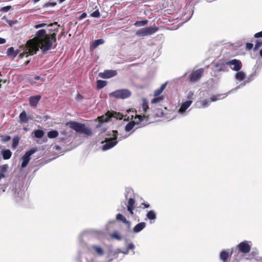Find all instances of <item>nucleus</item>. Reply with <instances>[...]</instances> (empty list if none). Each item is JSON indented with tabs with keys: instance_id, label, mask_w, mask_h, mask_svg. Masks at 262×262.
<instances>
[{
	"instance_id": "obj_3",
	"label": "nucleus",
	"mask_w": 262,
	"mask_h": 262,
	"mask_svg": "<svg viewBox=\"0 0 262 262\" xmlns=\"http://www.w3.org/2000/svg\"><path fill=\"white\" fill-rule=\"evenodd\" d=\"M200 98L194 103L195 107L197 108H206L209 106L211 102L208 92L202 91L199 94Z\"/></svg>"
},
{
	"instance_id": "obj_34",
	"label": "nucleus",
	"mask_w": 262,
	"mask_h": 262,
	"mask_svg": "<svg viewBox=\"0 0 262 262\" xmlns=\"http://www.w3.org/2000/svg\"><path fill=\"white\" fill-rule=\"evenodd\" d=\"M163 97L159 96V97H155V98H153L151 100V103H154V104L158 103H160V102H161L163 100Z\"/></svg>"
},
{
	"instance_id": "obj_8",
	"label": "nucleus",
	"mask_w": 262,
	"mask_h": 262,
	"mask_svg": "<svg viewBox=\"0 0 262 262\" xmlns=\"http://www.w3.org/2000/svg\"><path fill=\"white\" fill-rule=\"evenodd\" d=\"M130 95L131 92L129 90L122 89L111 93L110 96L117 98L125 99L129 97Z\"/></svg>"
},
{
	"instance_id": "obj_53",
	"label": "nucleus",
	"mask_w": 262,
	"mask_h": 262,
	"mask_svg": "<svg viewBox=\"0 0 262 262\" xmlns=\"http://www.w3.org/2000/svg\"><path fill=\"white\" fill-rule=\"evenodd\" d=\"M55 148L57 149V150H59L60 149V147L58 146V145H56L55 146Z\"/></svg>"
},
{
	"instance_id": "obj_6",
	"label": "nucleus",
	"mask_w": 262,
	"mask_h": 262,
	"mask_svg": "<svg viewBox=\"0 0 262 262\" xmlns=\"http://www.w3.org/2000/svg\"><path fill=\"white\" fill-rule=\"evenodd\" d=\"M122 115L119 113L115 112H108L104 115L97 118V119L99 120V123L97 125L96 127H100L103 123L108 121L111 118L121 120L122 119Z\"/></svg>"
},
{
	"instance_id": "obj_30",
	"label": "nucleus",
	"mask_w": 262,
	"mask_h": 262,
	"mask_svg": "<svg viewBox=\"0 0 262 262\" xmlns=\"http://www.w3.org/2000/svg\"><path fill=\"white\" fill-rule=\"evenodd\" d=\"M58 135V132L56 130H51L48 133V137L49 138H55Z\"/></svg>"
},
{
	"instance_id": "obj_31",
	"label": "nucleus",
	"mask_w": 262,
	"mask_h": 262,
	"mask_svg": "<svg viewBox=\"0 0 262 262\" xmlns=\"http://www.w3.org/2000/svg\"><path fill=\"white\" fill-rule=\"evenodd\" d=\"M43 135L44 132L42 130L38 129L34 131V136L37 138H41Z\"/></svg>"
},
{
	"instance_id": "obj_55",
	"label": "nucleus",
	"mask_w": 262,
	"mask_h": 262,
	"mask_svg": "<svg viewBox=\"0 0 262 262\" xmlns=\"http://www.w3.org/2000/svg\"><path fill=\"white\" fill-rule=\"evenodd\" d=\"M259 54H260V56H261V57H262V49L260 50Z\"/></svg>"
},
{
	"instance_id": "obj_10",
	"label": "nucleus",
	"mask_w": 262,
	"mask_h": 262,
	"mask_svg": "<svg viewBox=\"0 0 262 262\" xmlns=\"http://www.w3.org/2000/svg\"><path fill=\"white\" fill-rule=\"evenodd\" d=\"M37 151V148H32L25 154L21 158L22 162L21 164V167L22 168H25L28 165L31 159L30 157Z\"/></svg>"
},
{
	"instance_id": "obj_40",
	"label": "nucleus",
	"mask_w": 262,
	"mask_h": 262,
	"mask_svg": "<svg viewBox=\"0 0 262 262\" xmlns=\"http://www.w3.org/2000/svg\"><path fill=\"white\" fill-rule=\"evenodd\" d=\"M193 97L194 93L191 91H189L187 95V98H188L189 100H192L193 101Z\"/></svg>"
},
{
	"instance_id": "obj_1",
	"label": "nucleus",
	"mask_w": 262,
	"mask_h": 262,
	"mask_svg": "<svg viewBox=\"0 0 262 262\" xmlns=\"http://www.w3.org/2000/svg\"><path fill=\"white\" fill-rule=\"evenodd\" d=\"M56 33L47 34L46 30L40 29L37 31L34 38L28 41L27 50L31 55H33L40 48L43 52L52 48L53 43L56 41Z\"/></svg>"
},
{
	"instance_id": "obj_20",
	"label": "nucleus",
	"mask_w": 262,
	"mask_h": 262,
	"mask_svg": "<svg viewBox=\"0 0 262 262\" xmlns=\"http://www.w3.org/2000/svg\"><path fill=\"white\" fill-rule=\"evenodd\" d=\"M41 98L40 95L32 96L29 98V102L31 106L35 107Z\"/></svg>"
},
{
	"instance_id": "obj_15",
	"label": "nucleus",
	"mask_w": 262,
	"mask_h": 262,
	"mask_svg": "<svg viewBox=\"0 0 262 262\" xmlns=\"http://www.w3.org/2000/svg\"><path fill=\"white\" fill-rule=\"evenodd\" d=\"M117 75V72L114 70H106L103 73H99L100 77L104 79L110 78Z\"/></svg>"
},
{
	"instance_id": "obj_18",
	"label": "nucleus",
	"mask_w": 262,
	"mask_h": 262,
	"mask_svg": "<svg viewBox=\"0 0 262 262\" xmlns=\"http://www.w3.org/2000/svg\"><path fill=\"white\" fill-rule=\"evenodd\" d=\"M227 96V93L213 95L210 96V99L211 100V102H215L224 99Z\"/></svg>"
},
{
	"instance_id": "obj_51",
	"label": "nucleus",
	"mask_w": 262,
	"mask_h": 262,
	"mask_svg": "<svg viewBox=\"0 0 262 262\" xmlns=\"http://www.w3.org/2000/svg\"><path fill=\"white\" fill-rule=\"evenodd\" d=\"M57 26V23H54V24H50V25L48 26L49 27H53V26Z\"/></svg>"
},
{
	"instance_id": "obj_24",
	"label": "nucleus",
	"mask_w": 262,
	"mask_h": 262,
	"mask_svg": "<svg viewBox=\"0 0 262 262\" xmlns=\"http://www.w3.org/2000/svg\"><path fill=\"white\" fill-rule=\"evenodd\" d=\"M20 122L21 123H26L28 121L27 116V114L25 111H23L19 115V116Z\"/></svg>"
},
{
	"instance_id": "obj_25",
	"label": "nucleus",
	"mask_w": 262,
	"mask_h": 262,
	"mask_svg": "<svg viewBox=\"0 0 262 262\" xmlns=\"http://www.w3.org/2000/svg\"><path fill=\"white\" fill-rule=\"evenodd\" d=\"M167 82L162 84L161 86L157 89L154 92V96L157 97L160 95L165 89Z\"/></svg>"
},
{
	"instance_id": "obj_41",
	"label": "nucleus",
	"mask_w": 262,
	"mask_h": 262,
	"mask_svg": "<svg viewBox=\"0 0 262 262\" xmlns=\"http://www.w3.org/2000/svg\"><path fill=\"white\" fill-rule=\"evenodd\" d=\"M46 26H47V24H45V23H41V24H38V25H36L34 26V28L35 29H38V28H42V27H45Z\"/></svg>"
},
{
	"instance_id": "obj_14",
	"label": "nucleus",
	"mask_w": 262,
	"mask_h": 262,
	"mask_svg": "<svg viewBox=\"0 0 262 262\" xmlns=\"http://www.w3.org/2000/svg\"><path fill=\"white\" fill-rule=\"evenodd\" d=\"M192 103V100H188L182 103L180 107L178 110V113L180 115H185L187 110Z\"/></svg>"
},
{
	"instance_id": "obj_21",
	"label": "nucleus",
	"mask_w": 262,
	"mask_h": 262,
	"mask_svg": "<svg viewBox=\"0 0 262 262\" xmlns=\"http://www.w3.org/2000/svg\"><path fill=\"white\" fill-rule=\"evenodd\" d=\"M146 217L150 221V223L151 224L155 222L157 218L156 213L154 210H150L147 213Z\"/></svg>"
},
{
	"instance_id": "obj_45",
	"label": "nucleus",
	"mask_w": 262,
	"mask_h": 262,
	"mask_svg": "<svg viewBox=\"0 0 262 262\" xmlns=\"http://www.w3.org/2000/svg\"><path fill=\"white\" fill-rule=\"evenodd\" d=\"M55 5H56L55 3L49 2V3L45 4V6L47 7H49V6H54Z\"/></svg>"
},
{
	"instance_id": "obj_4",
	"label": "nucleus",
	"mask_w": 262,
	"mask_h": 262,
	"mask_svg": "<svg viewBox=\"0 0 262 262\" xmlns=\"http://www.w3.org/2000/svg\"><path fill=\"white\" fill-rule=\"evenodd\" d=\"M118 132L112 130L105 138L104 145L102 146L103 150H108L115 146L118 143L117 139Z\"/></svg>"
},
{
	"instance_id": "obj_29",
	"label": "nucleus",
	"mask_w": 262,
	"mask_h": 262,
	"mask_svg": "<svg viewBox=\"0 0 262 262\" xmlns=\"http://www.w3.org/2000/svg\"><path fill=\"white\" fill-rule=\"evenodd\" d=\"M135 248V245L133 243H130L127 247V249L124 251H122L121 250H119V252L122 253L124 254H127L129 253V250H134Z\"/></svg>"
},
{
	"instance_id": "obj_42",
	"label": "nucleus",
	"mask_w": 262,
	"mask_h": 262,
	"mask_svg": "<svg viewBox=\"0 0 262 262\" xmlns=\"http://www.w3.org/2000/svg\"><path fill=\"white\" fill-rule=\"evenodd\" d=\"M11 139V137L9 136H5V137L3 138L1 140L3 142H7L9 141Z\"/></svg>"
},
{
	"instance_id": "obj_54",
	"label": "nucleus",
	"mask_w": 262,
	"mask_h": 262,
	"mask_svg": "<svg viewBox=\"0 0 262 262\" xmlns=\"http://www.w3.org/2000/svg\"><path fill=\"white\" fill-rule=\"evenodd\" d=\"M216 70H217L218 71H223V68L222 67H220V68L217 69Z\"/></svg>"
},
{
	"instance_id": "obj_35",
	"label": "nucleus",
	"mask_w": 262,
	"mask_h": 262,
	"mask_svg": "<svg viewBox=\"0 0 262 262\" xmlns=\"http://www.w3.org/2000/svg\"><path fill=\"white\" fill-rule=\"evenodd\" d=\"M104 43V40L102 39H99L97 40H95L93 44V46L94 48H96L97 46L102 45Z\"/></svg>"
},
{
	"instance_id": "obj_57",
	"label": "nucleus",
	"mask_w": 262,
	"mask_h": 262,
	"mask_svg": "<svg viewBox=\"0 0 262 262\" xmlns=\"http://www.w3.org/2000/svg\"><path fill=\"white\" fill-rule=\"evenodd\" d=\"M2 80H0V88L1 87V82H2Z\"/></svg>"
},
{
	"instance_id": "obj_47",
	"label": "nucleus",
	"mask_w": 262,
	"mask_h": 262,
	"mask_svg": "<svg viewBox=\"0 0 262 262\" xmlns=\"http://www.w3.org/2000/svg\"><path fill=\"white\" fill-rule=\"evenodd\" d=\"M132 190L130 189H128L126 190V193H125V196L127 197V195L129 194V193H132Z\"/></svg>"
},
{
	"instance_id": "obj_13",
	"label": "nucleus",
	"mask_w": 262,
	"mask_h": 262,
	"mask_svg": "<svg viewBox=\"0 0 262 262\" xmlns=\"http://www.w3.org/2000/svg\"><path fill=\"white\" fill-rule=\"evenodd\" d=\"M204 72L203 69H199L193 72L189 76V78L192 82H195L199 80Z\"/></svg>"
},
{
	"instance_id": "obj_19",
	"label": "nucleus",
	"mask_w": 262,
	"mask_h": 262,
	"mask_svg": "<svg viewBox=\"0 0 262 262\" xmlns=\"http://www.w3.org/2000/svg\"><path fill=\"white\" fill-rule=\"evenodd\" d=\"M135 200L133 198H129L127 204V208L128 211L131 214H133V210L135 208Z\"/></svg>"
},
{
	"instance_id": "obj_17",
	"label": "nucleus",
	"mask_w": 262,
	"mask_h": 262,
	"mask_svg": "<svg viewBox=\"0 0 262 262\" xmlns=\"http://www.w3.org/2000/svg\"><path fill=\"white\" fill-rule=\"evenodd\" d=\"M142 110L141 112H143L140 115L143 116L144 114L145 115L147 118V121L148 119V116L147 115V111L148 109V102L146 99H143L142 100Z\"/></svg>"
},
{
	"instance_id": "obj_49",
	"label": "nucleus",
	"mask_w": 262,
	"mask_h": 262,
	"mask_svg": "<svg viewBox=\"0 0 262 262\" xmlns=\"http://www.w3.org/2000/svg\"><path fill=\"white\" fill-rule=\"evenodd\" d=\"M142 205H143L144 206V208H149L150 205L149 204H146V203H142L141 204Z\"/></svg>"
},
{
	"instance_id": "obj_9",
	"label": "nucleus",
	"mask_w": 262,
	"mask_h": 262,
	"mask_svg": "<svg viewBox=\"0 0 262 262\" xmlns=\"http://www.w3.org/2000/svg\"><path fill=\"white\" fill-rule=\"evenodd\" d=\"M252 245L251 241H244L237 245V248L239 252L247 254L250 252Z\"/></svg>"
},
{
	"instance_id": "obj_50",
	"label": "nucleus",
	"mask_w": 262,
	"mask_h": 262,
	"mask_svg": "<svg viewBox=\"0 0 262 262\" xmlns=\"http://www.w3.org/2000/svg\"><path fill=\"white\" fill-rule=\"evenodd\" d=\"M6 42V40L4 38L0 37V44H3Z\"/></svg>"
},
{
	"instance_id": "obj_44",
	"label": "nucleus",
	"mask_w": 262,
	"mask_h": 262,
	"mask_svg": "<svg viewBox=\"0 0 262 262\" xmlns=\"http://www.w3.org/2000/svg\"><path fill=\"white\" fill-rule=\"evenodd\" d=\"M254 37H255V38L262 37V31L261 32L255 33L254 34Z\"/></svg>"
},
{
	"instance_id": "obj_28",
	"label": "nucleus",
	"mask_w": 262,
	"mask_h": 262,
	"mask_svg": "<svg viewBox=\"0 0 262 262\" xmlns=\"http://www.w3.org/2000/svg\"><path fill=\"white\" fill-rule=\"evenodd\" d=\"M246 77L245 73L243 71H238L235 75V79L239 81L243 80Z\"/></svg>"
},
{
	"instance_id": "obj_12",
	"label": "nucleus",
	"mask_w": 262,
	"mask_h": 262,
	"mask_svg": "<svg viewBox=\"0 0 262 262\" xmlns=\"http://www.w3.org/2000/svg\"><path fill=\"white\" fill-rule=\"evenodd\" d=\"M89 251L94 255L98 256H102L104 254V250L100 246L97 245H92L88 248Z\"/></svg>"
},
{
	"instance_id": "obj_39",
	"label": "nucleus",
	"mask_w": 262,
	"mask_h": 262,
	"mask_svg": "<svg viewBox=\"0 0 262 262\" xmlns=\"http://www.w3.org/2000/svg\"><path fill=\"white\" fill-rule=\"evenodd\" d=\"M262 45V41H259L258 40H257L256 42V43L255 45V46L254 47V50L256 51Z\"/></svg>"
},
{
	"instance_id": "obj_7",
	"label": "nucleus",
	"mask_w": 262,
	"mask_h": 262,
	"mask_svg": "<svg viewBox=\"0 0 262 262\" xmlns=\"http://www.w3.org/2000/svg\"><path fill=\"white\" fill-rule=\"evenodd\" d=\"M158 29L155 27H145L138 30L136 34L139 37H143L145 36L150 35L157 31Z\"/></svg>"
},
{
	"instance_id": "obj_37",
	"label": "nucleus",
	"mask_w": 262,
	"mask_h": 262,
	"mask_svg": "<svg viewBox=\"0 0 262 262\" xmlns=\"http://www.w3.org/2000/svg\"><path fill=\"white\" fill-rule=\"evenodd\" d=\"M106 84V82L105 81L103 80H98L97 81V87L99 89L102 88L105 86Z\"/></svg>"
},
{
	"instance_id": "obj_48",
	"label": "nucleus",
	"mask_w": 262,
	"mask_h": 262,
	"mask_svg": "<svg viewBox=\"0 0 262 262\" xmlns=\"http://www.w3.org/2000/svg\"><path fill=\"white\" fill-rule=\"evenodd\" d=\"M86 13H83L80 16H79V18L80 19H83L85 17H86Z\"/></svg>"
},
{
	"instance_id": "obj_32",
	"label": "nucleus",
	"mask_w": 262,
	"mask_h": 262,
	"mask_svg": "<svg viewBox=\"0 0 262 262\" xmlns=\"http://www.w3.org/2000/svg\"><path fill=\"white\" fill-rule=\"evenodd\" d=\"M111 237L114 238L116 239L117 240L120 241L122 239V236L117 231L114 232L112 234H111Z\"/></svg>"
},
{
	"instance_id": "obj_52",
	"label": "nucleus",
	"mask_w": 262,
	"mask_h": 262,
	"mask_svg": "<svg viewBox=\"0 0 262 262\" xmlns=\"http://www.w3.org/2000/svg\"><path fill=\"white\" fill-rule=\"evenodd\" d=\"M35 79L36 80H38L40 79V77L39 76H37L35 77Z\"/></svg>"
},
{
	"instance_id": "obj_16",
	"label": "nucleus",
	"mask_w": 262,
	"mask_h": 262,
	"mask_svg": "<svg viewBox=\"0 0 262 262\" xmlns=\"http://www.w3.org/2000/svg\"><path fill=\"white\" fill-rule=\"evenodd\" d=\"M232 252H230L229 250H223L220 255V259L223 261V262H226L227 259L231 256Z\"/></svg>"
},
{
	"instance_id": "obj_46",
	"label": "nucleus",
	"mask_w": 262,
	"mask_h": 262,
	"mask_svg": "<svg viewBox=\"0 0 262 262\" xmlns=\"http://www.w3.org/2000/svg\"><path fill=\"white\" fill-rule=\"evenodd\" d=\"M253 46V45L251 43H247L246 44V48L249 50H251Z\"/></svg>"
},
{
	"instance_id": "obj_33",
	"label": "nucleus",
	"mask_w": 262,
	"mask_h": 262,
	"mask_svg": "<svg viewBox=\"0 0 262 262\" xmlns=\"http://www.w3.org/2000/svg\"><path fill=\"white\" fill-rule=\"evenodd\" d=\"M148 23V21L147 20H141V21H137L135 24L134 25L137 27H141V26H145L147 23Z\"/></svg>"
},
{
	"instance_id": "obj_2",
	"label": "nucleus",
	"mask_w": 262,
	"mask_h": 262,
	"mask_svg": "<svg viewBox=\"0 0 262 262\" xmlns=\"http://www.w3.org/2000/svg\"><path fill=\"white\" fill-rule=\"evenodd\" d=\"M135 114V116L133 114L131 115V121L129 122L125 127V131L126 134L125 136L119 137V140H122L127 138L134 131L135 128H138L145 125L147 122L146 116L145 114L143 116L137 115V111L129 110L128 111V116L130 117L129 113Z\"/></svg>"
},
{
	"instance_id": "obj_27",
	"label": "nucleus",
	"mask_w": 262,
	"mask_h": 262,
	"mask_svg": "<svg viewBox=\"0 0 262 262\" xmlns=\"http://www.w3.org/2000/svg\"><path fill=\"white\" fill-rule=\"evenodd\" d=\"M116 219H117V220L121 221L123 223H124V224H127L128 226V227L130 226V222L128 221L126 219V218L123 215H122L121 214H120V213L117 214V215H116Z\"/></svg>"
},
{
	"instance_id": "obj_23",
	"label": "nucleus",
	"mask_w": 262,
	"mask_h": 262,
	"mask_svg": "<svg viewBox=\"0 0 262 262\" xmlns=\"http://www.w3.org/2000/svg\"><path fill=\"white\" fill-rule=\"evenodd\" d=\"M19 50H14L13 47H10L8 49L7 54L8 56L12 55L13 57H15L19 53Z\"/></svg>"
},
{
	"instance_id": "obj_22",
	"label": "nucleus",
	"mask_w": 262,
	"mask_h": 262,
	"mask_svg": "<svg viewBox=\"0 0 262 262\" xmlns=\"http://www.w3.org/2000/svg\"><path fill=\"white\" fill-rule=\"evenodd\" d=\"M145 223L144 222H141L137 224L134 228V232L135 233H138L142 231L145 227Z\"/></svg>"
},
{
	"instance_id": "obj_58",
	"label": "nucleus",
	"mask_w": 262,
	"mask_h": 262,
	"mask_svg": "<svg viewBox=\"0 0 262 262\" xmlns=\"http://www.w3.org/2000/svg\"><path fill=\"white\" fill-rule=\"evenodd\" d=\"M62 134H63V135H65V134H66V133H65V132H62Z\"/></svg>"
},
{
	"instance_id": "obj_43",
	"label": "nucleus",
	"mask_w": 262,
	"mask_h": 262,
	"mask_svg": "<svg viewBox=\"0 0 262 262\" xmlns=\"http://www.w3.org/2000/svg\"><path fill=\"white\" fill-rule=\"evenodd\" d=\"M11 8V6H6L2 8L1 11L4 12H8Z\"/></svg>"
},
{
	"instance_id": "obj_11",
	"label": "nucleus",
	"mask_w": 262,
	"mask_h": 262,
	"mask_svg": "<svg viewBox=\"0 0 262 262\" xmlns=\"http://www.w3.org/2000/svg\"><path fill=\"white\" fill-rule=\"evenodd\" d=\"M225 64L234 71H239L242 67V63L239 60L234 59L226 62Z\"/></svg>"
},
{
	"instance_id": "obj_56",
	"label": "nucleus",
	"mask_w": 262,
	"mask_h": 262,
	"mask_svg": "<svg viewBox=\"0 0 262 262\" xmlns=\"http://www.w3.org/2000/svg\"><path fill=\"white\" fill-rule=\"evenodd\" d=\"M39 1H40V0H34V2L35 3H36L38 2Z\"/></svg>"
},
{
	"instance_id": "obj_5",
	"label": "nucleus",
	"mask_w": 262,
	"mask_h": 262,
	"mask_svg": "<svg viewBox=\"0 0 262 262\" xmlns=\"http://www.w3.org/2000/svg\"><path fill=\"white\" fill-rule=\"evenodd\" d=\"M67 124L69 125L70 128L78 133L84 134L87 136H90L92 134L91 129L85 127L84 124L74 121L69 122Z\"/></svg>"
},
{
	"instance_id": "obj_38",
	"label": "nucleus",
	"mask_w": 262,
	"mask_h": 262,
	"mask_svg": "<svg viewBox=\"0 0 262 262\" xmlns=\"http://www.w3.org/2000/svg\"><path fill=\"white\" fill-rule=\"evenodd\" d=\"M91 16L92 17H96V18H98L100 16V13H99V10L98 9H97L95 11H94V12H93L91 14Z\"/></svg>"
},
{
	"instance_id": "obj_26",
	"label": "nucleus",
	"mask_w": 262,
	"mask_h": 262,
	"mask_svg": "<svg viewBox=\"0 0 262 262\" xmlns=\"http://www.w3.org/2000/svg\"><path fill=\"white\" fill-rule=\"evenodd\" d=\"M2 155L4 159L7 160L11 158L12 152L9 149H4L2 151Z\"/></svg>"
},
{
	"instance_id": "obj_36",
	"label": "nucleus",
	"mask_w": 262,
	"mask_h": 262,
	"mask_svg": "<svg viewBox=\"0 0 262 262\" xmlns=\"http://www.w3.org/2000/svg\"><path fill=\"white\" fill-rule=\"evenodd\" d=\"M19 143V138L17 137H15L13 139L12 147L15 149Z\"/></svg>"
}]
</instances>
